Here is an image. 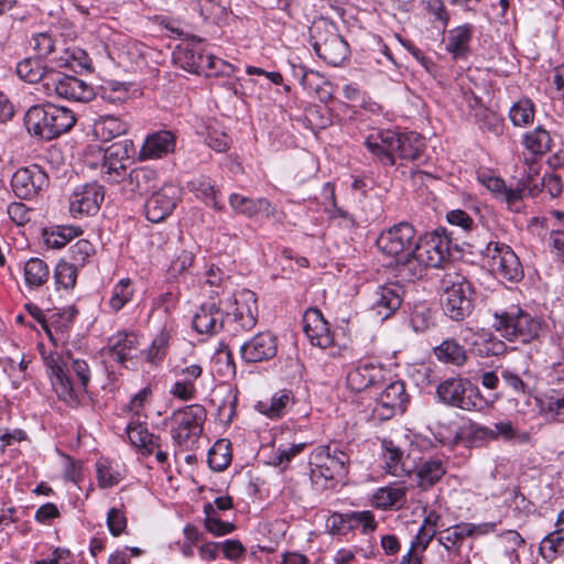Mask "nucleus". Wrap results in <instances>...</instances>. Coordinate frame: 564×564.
<instances>
[{
    "instance_id": "nucleus-1",
    "label": "nucleus",
    "mask_w": 564,
    "mask_h": 564,
    "mask_svg": "<svg viewBox=\"0 0 564 564\" xmlns=\"http://www.w3.org/2000/svg\"><path fill=\"white\" fill-rule=\"evenodd\" d=\"M52 386L58 398L72 405L79 401V393L87 392L91 378L87 361L79 358H66L57 352L43 354Z\"/></svg>"
},
{
    "instance_id": "nucleus-2",
    "label": "nucleus",
    "mask_w": 564,
    "mask_h": 564,
    "mask_svg": "<svg viewBox=\"0 0 564 564\" xmlns=\"http://www.w3.org/2000/svg\"><path fill=\"white\" fill-rule=\"evenodd\" d=\"M24 121L30 134L53 140L68 132L76 123V117L70 109L47 102L30 107Z\"/></svg>"
},
{
    "instance_id": "nucleus-3",
    "label": "nucleus",
    "mask_w": 564,
    "mask_h": 564,
    "mask_svg": "<svg viewBox=\"0 0 564 564\" xmlns=\"http://www.w3.org/2000/svg\"><path fill=\"white\" fill-rule=\"evenodd\" d=\"M451 240L444 230L426 234L416 241L411 257L404 262L410 279L422 276L426 268H438L451 257Z\"/></svg>"
},
{
    "instance_id": "nucleus-4",
    "label": "nucleus",
    "mask_w": 564,
    "mask_h": 564,
    "mask_svg": "<svg viewBox=\"0 0 564 564\" xmlns=\"http://www.w3.org/2000/svg\"><path fill=\"white\" fill-rule=\"evenodd\" d=\"M443 311L453 321H463L474 308V288L456 271H447L441 280Z\"/></svg>"
},
{
    "instance_id": "nucleus-5",
    "label": "nucleus",
    "mask_w": 564,
    "mask_h": 564,
    "mask_svg": "<svg viewBox=\"0 0 564 564\" xmlns=\"http://www.w3.org/2000/svg\"><path fill=\"white\" fill-rule=\"evenodd\" d=\"M495 329L506 339L530 343L543 333V323L518 306L494 314Z\"/></svg>"
},
{
    "instance_id": "nucleus-6",
    "label": "nucleus",
    "mask_w": 564,
    "mask_h": 564,
    "mask_svg": "<svg viewBox=\"0 0 564 564\" xmlns=\"http://www.w3.org/2000/svg\"><path fill=\"white\" fill-rule=\"evenodd\" d=\"M438 400L449 406L464 411H482L488 406L479 388L468 379L452 377L442 381L436 388Z\"/></svg>"
},
{
    "instance_id": "nucleus-7",
    "label": "nucleus",
    "mask_w": 564,
    "mask_h": 564,
    "mask_svg": "<svg viewBox=\"0 0 564 564\" xmlns=\"http://www.w3.org/2000/svg\"><path fill=\"white\" fill-rule=\"evenodd\" d=\"M173 61L188 73L205 76H231L235 67L214 55L203 54L197 45L182 44L173 52Z\"/></svg>"
},
{
    "instance_id": "nucleus-8",
    "label": "nucleus",
    "mask_w": 564,
    "mask_h": 564,
    "mask_svg": "<svg viewBox=\"0 0 564 564\" xmlns=\"http://www.w3.org/2000/svg\"><path fill=\"white\" fill-rule=\"evenodd\" d=\"M416 241L415 228L410 223L402 221L383 230L377 238V246L384 254L399 259L401 270L405 272L404 262L411 257Z\"/></svg>"
},
{
    "instance_id": "nucleus-9",
    "label": "nucleus",
    "mask_w": 564,
    "mask_h": 564,
    "mask_svg": "<svg viewBox=\"0 0 564 564\" xmlns=\"http://www.w3.org/2000/svg\"><path fill=\"white\" fill-rule=\"evenodd\" d=\"M45 97L64 98L74 101L88 102L95 97L91 85L75 76L66 75L59 70L52 72L44 79Z\"/></svg>"
},
{
    "instance_id": "nucleus-10",
    "label": "nucleus",
    "mask_w": 564,
    "mask_h": 564,
    "mask_svg": "<svg viewBox=\"0 0 564 564\" xmlns=\"http://www.w3.org/2000/svg\"><path fill=\"white\" fill-rule=\"evenodd\" d=\"M484 256L487 265L499 279L509 282H518L522 279L523 269L520 260L508 245L490 241L484 251Z\"/></svg>"
},
{
    "instance_id": "nucleus-11",
    "label": "nucleus",
    "mask_w": 564,
    "mask_h": 564,
    "mask_svg": "<svg viewBox=\"0 0 564 564\" xmlns=\"http://www.w3.org/2000/svg\"><path fill=\"white\" fill-rule=\"evenodd\" d=\"M350 455L338 443H329L315 448L312 456V477L318 473L322 477L334 479L346 476Z\"/></svg>"
},
{
    "instance_id": "nucleus-12",
    "label": "nucleus",
    "mask_w": 564,
    "mask_h": 564,
    "mask_svg": "<svg viewBox=\"0 0 564 564\" xmlns=\"http://www.w3.org/2000/svg\"><path fill=\"white\" fill-rule=\"evenodd\" d=\"M171 373L175 381L170 389V393L181 400L191 401L197 394V380L203 376V367L191 356L174 359L171 361Z\"/></svg>"
},
{
    "instance_id": "nucleus-13",
    "label": "nucleus",
    "mask_w": 564,
    "mask_h": 564,
    "mask_svg": "<svg viewBox=\"0 0 564 564\" xmlns=\"http://www.w3.org/2000/svg\"><path fill=\"white\" fill-rule=\"evenodd\" d=\"M206 420L205 408L200 404L187 405L172 415V437L180 446L194 443L203 432Z\"/></svg>"
},
{
    "instance_id": "nucleus-14",
    "label": "nucleus",
    "mask_w": 564,
    "mask_h": 564,
    "mask_svg": "<svg viewBox=\"0 0 564 564\" xmlns=\"http://www.w3.org/2000/svg\"><path fill=\"white\" fill-rule=\"evenodd\" d=\"M468 535L463 523L454 524L438 531L437 542L443 546L442 555L445 564H470L471 544H467Z\"/></svg>"
},
{
    "instance_id": "nucleus-15",
    "label": "nucleus",
    "mask_w": 564,
    "mask_h": 564,
    "mask_svg": "<svg viewBox=\"0 0 564 564\" xmlns=\"http://www.w3.org/2000/svg\"><path fill=\"white\" fill-rule=\"evenodd\" d=\"M135 149L131 140H122L108 147L100 167L102 178L109 183L124 180L128 164Z\"/></svg>"
},
{
    "instance_id": "nucleus-16",
    "label": "nucleus",
    "mask_w": 564,
    "mask_h": 564,
    "mask_svg": "<svg viewBox=\"0 0 564 564\" xmlns=\"http://www.w3.org/2000/svg\"><path fill=\"white\" fill-rule=\"evenodd\" d=\"M423 440H415L411 443V449L406 456L394 445L392 441H382V462L387 474L394 477L410 476L416 468V447Z\"/></svg>"
},
{
    "instance_id": "nucleus-17",
    "label": "nucleus",
    "mask_w": 564,
    "mask_h": 564,
    "mask_svg": "<svg viewBox=\"0 0 564 564\" xmlns=\"http://www.w3.org/2000/svg\"><path fill=\"white\" fill-rule=\"evenodd\" d=\"M409 394L404 382L400 380L388 383L376 398L373 414L381 421H386L405 411Z\"/></svg>"
},
{
    "instance_id": "nucleus-18",
    "label": "nucleus",
    "mask_w": 564,
    "mask_h": 564,
    "mask_svg": "<svg viewBox=\"0 0 564 564\" xmlns=\"http://www.w3.org/2000/svg\"><path fill=\"white\" fill-rule=\"evenodd\" d=\"M403 286L398 282L378 285L369 297L371 312L380 321L391 317L403 301Z\"/></svg>"
},
{
    "instance_id": "nucleus-19",
    "label": "nucleus",
    "mask_w": 564,
    "mask_h": 564,
    "mask_svg": "<svg viewBox=\"0 0 564 564\" xmlns=\"http://www.w3.org/2000/svg\"><path fill=\"white\" fill-rule=\"evenodd\" d=\"M182 198V188L166 183L152 194L145 204L147 218L151 223H160L167 218Z\"/></svg>"
},
{
    "instance_id": "nucleus-20",
    "label": "nucleus",
    "mask_w": 564,
    "mask_h": 564,
    "mask_svg": "<svg viewBox=\"0 0 564 564\" xmlns=\"http://www.w3.org/2000/svg\"><path fill=\"white\" fill-rule=\"evenodd\" d=\"M104 197V188L98 183L79 185L69 196V213L75 218L95 215Z\"/></svg>"
},
{
    "instance_id": "nucleus-21",
    "label": "nucleus",
    "mask_w": 564,
    "mask_h": 564,
    "mask_svg": "<svg viewBox=\"0 0 564 564\" xmlns=\"http://www.w3.org/2000/svg\"><path fill=\"white\" fill-rule=\"evenodd\" d=\"M258 300L254 292L242 289L229 299L227 315H232L235 323L243 330L256 326L258 321Z\"/></svg>"
},
{
    "instance_id": "nucleus-22",
    "label": "nucleus",
    "mask_w": 564,
    "mask_h": 564,
    "mask_svg": "<svg viewBox=\"0 0 564 564\" xmlns=\"http://www.w3.org/2000/svg\"><path fill=\"white\" fill-rule=\"evenodd\" d=\"M47 174L36 164L19 169L11 180L14 194L23 199L33 197L39 191L47 187Z\"/></svg>"
},
{
    "instance_id": "nucleus-23",
    "label": "nucleus",
    "mask_w": 564,
    "mask_h": 564,
    "mask_svg": "<svg viewBox=\"0 0 564 564\" xmlns=\"http://www.w3.org/2000/svg\"><path fill=\"white\" fill-rule=\"evenodd\" d=\"M399 132L393 130H378L369 134L365 145L369 152L383 165L395 164V149L399 145Z\"/></svg>"
},
{
    "instance_id": "nucleus-24",
    "label": "nucleus",
    "mask_w": 564,
    "mask_h": 564,
    "mask_svg": "<svg viewBox=\"0 0 564 564\" xmlns=\"http://www.w3.org/2000/svg\"><path fill=\"white\" fill-rule=\"evenodd\" d=\"M478 180L497 199L506 203L511 212L519 213L522 210V200L527 189L524 185L508 187L501 177L488 174L480 175Z\"/></svg>"
},
{
    "instance_id": "nucleus-25",
    "label": "nucleus",
    "mask_w": 564,
    "mask_h": 564,
    "mask_svg": "<svg viewBox=\"0 0 564 564\" xmlns=\"http://www.w3.org/2000/svg\"><path fill=\"white\" fill-rule=\"evenodd\" d=\"M276 351L278 339L269 332L254 335L240 347L242 359L250 364L269 360L276 355Z\"/></svg>"
},
{
    "instance_id": "nucleus-26",
    "label": "nucleus",
    "mask_w": 564,
    "mask_h": 564,
    "mask_svg": "<svg viewBox=\"0 0 564 564\" xmlns=\"http://www.w3.org/2000/svg\"><path fill=\"white\" fill-rule=\"evenodd\" d=\"M303 330L311 344L319 348L325 349L334 341L329 325L317 308H310L305 312Z\"/></svg>"
},
{
    "instance_id": "nucleus-27",
    "label": "nucleus",
    "mask_w": 564,
    "mask_h": 564,
    "mask_svg": "<svg viewBox=\"0 0 564 564\" xmlns=\"http://www.w3.org/2000/svg\"><path fill=\"white\" fill-rule=\"evenodd\" d=\"M140 338L134 332H118L109 338L106 354L119 365L134 358L139 351Z\"/></svg>"
},
{
    "instance_id": "nucleus-28",
    "label": "nucleus",
    "mask_w": 564,
    "mask_h": 564,
    "mask_svg": "<svg viewBox=\"0 0 564 564\" xmlns=\"http://www.w3.org/2000/svg\"><path fill=\"white\" fill-rule=\"evenodd\" d=\"M460 336L481 357L499 356L506 350L503 341L482 328L465 327L460 330Z\"/></svg>"
},
{
    "instance_id": "nucleus-29",
    "label": "nucleus",
    "mask_w": 564,
    "mask_h": 564,
    "mask_svg": "<svg viewBox=\"0 0 564 564\" xmlns=\"http://www.w3.org/2000/svg\"><path fill=\"white\" fill-rule=\"evenodd\" d=\"M225 313L215 302L203 303L193 317V327L198 334L215 335L224 328Z\"/></svg>"
},
{
    "instance_id": "nucleus-30",
    "label": "nucleus",
    "mask_w": 564,
    "mask_h": 564,
    "mask_svg": "<svg viewBox=\"0 0 564 564\" xmlns=\"http://www.w3.org/2000/svg\"><path fill=\"white\" fill-rule=\"evenodd\" d=\"M384 378V369L371 362L358 365L346 377L347 387L351 391L360 392L381 383Z\"/></svg>"
},
{
    "instance_id": "nucleus-31",
    "label": "nucleus",
    "mask_w": 564,
    "mask_h": 564,
    "mask_svg": "<svg viewBox=\"0 0 564 564\" xmlns=\"http://www.w3.org/2000/svg\"><path fill=\"white\" fill-rule=\"evenodd\" d=\"M175 135L167 130L149 134L139 152L140 160H156L166 156L175 149Z\"/></svg>"
},
{
    "instance_id": "nucleus-32",
    "label": "nucleus",
    "mask_w": 564,
    "mask_h": 564,
    "mask_svg": "<svg viewBox=\"0 0 564 564\" xmlns=\"http://www.w3.org/2000/svg\"><path fill=\"white\" fill-rule=\"evenodd\" d=\"M316 54L332 66H340L349 53L348 43L338 34L330 33L314 43Z\"/></svg>"
},
{
    "instance_id": "nucleus-33",
    "label": "nucleus",
    "mask_w": 564,
    "mask_h": 564,
    "mask_svg": "<svg viewBox=\"0 0 564 564\" xmlns=\"http://www.w3.org/2000/svg\"><path fill=\"white\" fill-rule=\"evenodd\" d=\"M159 175L154 169L141 166L133 169L123 180V189L132 197L142 196L155 188Z\"/></svg>"
},
{
    "instance_id": "nucleus-34",
    "label": "nucleus",
    "mask_w": 564,
    "mask_h": 564,
    "mask_svg": "<svg viewBox=\"0 0 564 564\" xmlns=\"http://www.w3.org/2000/svg\"><path fill=\"white\" fill-rule=\"evenodd\" d=\"M55 72L53 68H47L40 58H24L17 65L18 76L30 84H36V90L45 97L44 79Z\"/></svg>"
},
{
    "instance_id": "nucleus-35",
    "label": "nucleus",
    "mask_w": 564,
    "mask_h": 564,
    "mask_svg": "<svg viewBox=\"0 0 564 564\" xmlns=\"http://www.w3.org/2000/svg\"><path fill=\"white\" fill-rule=\"evenodd\" d=\"M230 207L238 214L247 217H253L256 215H264L271 217L274 215V208L271 203L265 198H250L237 193L229 196Z\"/></svg>"
},
{
    "instance_id": "nucleus-36",
    "label": "nucleus",
    "mask_w": 564,
    "mask_h": 564,
    "mask_svg": "<svg viewBox=\"0 0 564 564\" xmlns=\"http://www.w3.org/2000/svg\"><path fill=\"white\" fill-rule=\"evenodd\" d=\"M294 404V395L291 390L276 391L270 399L258 401L256 409L269 419H280Z\"/></svg>"
},
{
    "instance_id": "nucleus-37",
    "label": "nucleus",
    "mask_w": 564,
    "mask_h": 564,
    "mask_svg": "<svg viewBox=\"0 0 564 564\" xmlns=\"http://www.w3.org/2000/svg\"><path fill=\"white\" fill-rule=\"evenodd\" d=\"M474 26L469 23L456 26L447 32L445 50L455 58H463L469 51Z\"/></svg>"
},
{
    "instance_id": "nucleus-38",
    "label": "nucleus",
    "mask_w": 564,
    "mask_h": 564,
    "mask_svg": "<svg viewBox=\"0 0 564 564\" xmlns=\"http://www.w3.org/2000/svg\"><path fill=\"white\" fill-rule=\"evenodd\" d=\"M406 488L401 484L381 487L372 496V505L381 510L399 509L405 502Z\"/></svg>"
},
{
    "instance_id": "nucleus-39",
    "label": "nucleus",
    "mask_w": 564,
    "mask_h": 564,
    "mask_svg": "<svg viewBox=\"0 0 564 564\" xmlns=\"http://www.w3.org/2000/svg\"><path fill=\"white\" fill-rule=\"evenodd\" d=\"M126 433L131 444L140 448L144 455H151L155 447H160V437L149 433L147 426L140 422L131 421Z\"/></svg>"
},
{
    "instance_id": "nucleus-40",
    "label": "nucleus",
    "mask_w": 564,
    "mask_h": 564,
    "mask_svg": "<svg viewBox=\"0 0 564 564\" xmlns=\"http://www.w3.org/2000/svg\"><path fill=\"white\" fill-rule=\"evenodd\" d=\"M23 279L29 290L43 286L50 279L48 264L40 258H30L23 264Z\"/></svg>"
},
{
    "instance_id": "nucleus-41",
    "label": "nucleus",
    "mask_w": 564,
    "mask_h": 564,
    "mask_svg": "<svg viewBox=\"0 0 564 564\" xmlns=\"http://www.w3.org/2000/svg\"><path fill=\"white\" fill-rule=\"evenodd\" d=\"M129 130V124L116 116H101L94 123V134L104 142L111 141Z\"/></svg>"
},
{
    "instance_id": "nucleus-42",
    "label": "nucleus",
    "mask_w": 564,
    "mask_h": 564,
    "mask_svg": "<svg viewBox=\"0 0 564 564\" xmlns=\"http://www.w3.org/2000/svg\"><path fill=\"white\" fill-rule=\"evenodd\" d=\"M445 467L441 459L430 458L422 463H416L413 473L416 474L417 486L427 489L435 485L445 474Z\"/></svg>"
},
{
    "instance_id": "nucleus-43",
    "label": "nucleus",
    "mask_w": 564,
    "mask_h": 564,
    "mask_svg": "<svg viewBox=\"0 0 564 564\" xmlns=\"http://www.w3.org/2000/svg\"><path fill=\"white\" fill-rule=\"evenodd\" d=\"M434 356L441 362L462 367L467 361L465 348L455 339L447 338L433 349Z\"/></svg>"
},
{
    "instance_id": "nucleus-44",
    "label": "nucleus",
    "mask_w": 564,
    "mask_h": 564,
    "mask_svg": "<svg viewBox=\"0 0 564 564\" xmlns=\"http://www.w3.org/2000/svg\"><path fill=\"white\" fill-rule=\"evenodd\" d=\"M188 189L206 205L215 209H221L217 200L218 189L215 182L205 175L197 176L187 183Z\"/></svg>"
},
{
    "instance_id": "nucleus-45",
    "label": "nucleus",
    "mask_w": 564,
    "mask_h": 564,
    "mask_svg": "<svg viewBox=\"0 0 564 564\" xmlns=\"http://www.w3.org/2000/svg\"><path fill=\"white\" fill-rule=\"evenodd\" d=\"M500 376L505 384L518 395L529 394L534 384V377L528 370L519 372L512 368H502Z\"/></svg>"
},
{
    "instance_id": "nucleus-46",
    "label": "nucleus",
    "mask_w": 564,
    "mask_h": 564,
    "mask_svg": "<svg viewBox=\"0 0 564 564\" xmlns=\"http://www.w3.org/2000/svg\"><path fill=\"white\" fill-rule=\"evenodd\" d=\"M399 145L395 149V160H406V161H415L419 160L424 150V141L423 139L414 133H400L399 132Z\"/></svg>"
},
{
    "instance_id": "nucleus-47",
    "label": "nucleus",
    "mask_w": 564,
    "mask_h": 564,
    "mask_svg": "<svg viewBox=\"0 0 564 564\" xmlns=\"http://www.w3.org/2000/svg\"><path fill=\"white\" fill-rule=\"evenodd\" d=\"M540 404L547 419L564 421V386L547 391L540 399Z\"/></svg>"
},
{
    "instance_id": "nucleus-48",
    "label": "nucleus",
    "mask_w": 564,
    "mask_h": 564,
    "mask_svg": "<svg viewBox=\"0 0 564 564\" xmlns=\"http://www.w3.org/2000/svg\"><path fill=\"white\" fill-rule=\"evenodd\" d=\"M170 333L165 329L160 330L153 338L151 345L142 350L144 360L151 365H160L167 355L170 348Z\"/></svg>"
},
{
    "instance_id": "nucleus-49",
    "label": "nucleus",
    "mask_w": 564,
    "mask_h": 564,
    "mask_svg": "<svg viewBox=\"0 0 564 564\" xmlns=\"http://www.w3.org/2000/svg\"><path fill=\"white\" fill-rule=\"evenodd\" d=\"M82 229L76 226H56L44 231L45 242L48 247L61 249L72 239L82 235Z\"/></svg>"
},
{
    "instance_id": "nucleus-50",
    "label": "nucleus",
    "mask_w": 564,
    "mask_h": 564,
    "mask_svg": "<svg viewBox=\"0 0 564 564\" xmlns=\"http://www.w3.org/2000/svg\"><path fill=\"white\" fill-rule=\"evenodd\" d=\"M489 429L492 431L491 441L502 440L505 442H516L519 444H525L530 441V434L519 431L510 421L497 422L492 426H489Z\"/></svg>"
},
{
    "instance_id": "nucleus-51",
    "label": "nucleus",
    "mask_w": 564,
    "mask_h": 564,
    "mask_svg": "<svg viewBox=\"0 0 564 564\" xmlns=\"http://www.w3.org/2000/svg\"><path fill=\"white\" fill-rule=\"evenodd\" d=\"M301 86L308 94H314L322 102H327L332 98L330 84L318 72L310 69Z\"/></svg>"
},
{
    "instance_id": "nucleus-52",
    "label": "nucleus",
    "mask_w": 564,
    "mask_h": 564,
    "mask_svg": "<svg viewBox=\"0 0 564 564\" xmlns=\"http://www.w3.org/2000/svg\"><path fill=\"white\" fill-rule=\"evenodd\" d=\"M534 104L529 98H521L509 109V118L516 127H527L533 122Z\"/></svg>"
},
{
    "instance_id": "nucleus-53",
    "label": "nucleus",
    "mask_w": 564,
    "mask_h": 564,
    "mask_svg": "<svg viewBox=\"0 0 564 564\" xmlns=\"http://www.w3.org/2000/svg\"><path fill=\"white\" fill-rule=\"evenodd\" d=\"M524 147L533 154H544L551 150L552 138L547 130L539 126L524 135Z\"/></svg>"
},
{
    "instance_id": "nucleus-54",
    "label": "nucleus",
    "mask_w": 564,
    "mask_h": 564,
    "mask_svg": "<svg viewBox=\"0 0 564 564\" xmlns=\"http://www.w3.org/2000/svg\"><path fill=\"white\" fill-rule=\"evenodd\" d=\"M134 290L130 279H121L111 290L108 304L112 312L117 313L132 300Z\"/></svg>"
},
{
    "instance_id": "nucleus-55",
    "label": "nucleus",
    "mask_w": 564,
    "mask_h": 564,
    "mask_svg": "<svg viewBox=\"0 0 564 564\" xmlns=\"http://www.w3.org/2000/svg\"><path fill=\"white\" fill-rule=\"evenodd\" d=\"M498 539L503 546V553L509 564H520L518 550L524 546V539L514 530H507L500 533Z\"/></svg>"
},
{
    "instance_id": "nucleus-56",
    "label": "nucleus",
    "mask_w": 564,
    "mask_h": 564,
    "mask_svg": "<svg viewBox=\"0 0 564 564\" xmlns=\"http://www.w3.org/2000/svg\"><path fill=\"white\" fill-rule=\"evenodd\" d=\"M540 551L544 558L552 561L557 554L564 553V528L556 529L549 533L540 545Z\"/></svg>"
},
{
    "instance_id": "nucleus-57",
    "label": "nucleus",
    "mask_w": 564,
    "mask_h": 564,
    "mask_svg": "<svg viewBox=\"0 0 564 564\" xmlns=\"http://www.w3.org/2000/svg\"><path fill=\"white\" fill-rule=\"evenodd\" d=\"M99 94L105 101L113 105L122 104L130 97L128 85L116 80H109L101 85Z\"/></svg>"
},
{
    "instance_id": "nucleus-58",
    "label": "nucleus",
    "mask_w": 564,
    "mask_h": 564,
    "mask_svg": "<svg viewBox=\"0 0 564 564\" xmlns=\"http://www.w3.org/2000/svg\"><path fill=\"white\" fill-rule=\"evenodd\" d=\"M231 462V453L229 444L225 442H217L208 451V465L213 470L223 471Z\"/></svg>"
},
{
    "instance_id": "nucleus-59",
    "label": "nucleus",
    "mask_w": 564,
    "mask_h": 564,
    "mask_svg": "<svg viewBox=\"0 0 564 564\" xmlns=\"http://www.w3.org/2000/svg\"><path fill=\"white\" fill-rule=\"evenodd\" d=\"M98 485L100 488H110L119 484L121 473L107 459H100L96 464Z\"/></svg>"
},
{
    "instance_id": "nucleus-60",
    "label": "nucleus",
    "mask_w": 564,
    "mask_h": 564,
    "mask_svg": "<svg viewBox=\"0 0 564 564\" xmlns=\"http://www.w3.org/2000/svg\"><path fill=\"white\" fill-rule=\"evenodd\" d=\"M205 527L214 535H226L235 530L231 522L221 521L212 503L204 506Z\"/></svg>"
},
{
    "instance_id": "nucleus-61",
    "label": "nucleus",
    "mask_w": 564,
    "mask_h": 564,
    "mask_svg": "<svg viewBox=\"0 0 564 564\" xmlns=\"http://www.w3.org/2000/svg\"><path fill=\"white\" fill-rule=\"evenodd\" d=\"M54 279L58 288H63L65 290L74 289L77 280L76 264L64 260L58 261L54 270Z\"/></svg>"
},
{
    "instance_id": "nucleus-62",
    "label": "nucleus",
    "mask_w": 564,
    "mask_h": 564,
    "mask_svg": "<svg viewBox=\"0 0 564 564\" xmlns=\"http://www.w3.org/2000/svg\"><path fill=\"white\" fill-rule=\"evenodd\" d=\"M411 324L415 332L422 333L434 325V316L431 308L425 305L416 306L411 315Z\"/></svg>"
},
{
    "instance_id": "nucleus-63",
    "label": "nucleus",
    "mask_w": 564,
    "mask_h": 564,
    "mask_svg": "<svg viewBox=\"0 0 564 564\" xmlns=\"http://www.w3.org/2000/svg\"><path fill=\"white\" fill-rule=\"evenodd\" d=\"M347 518L349 520L348 528L360 525L365 534L373 532L378 525L371 511H354L347 513Z\"/></svg>"
},
{
    "instance_id": "nucleus-64",
    "label": "nucleus",
    "mask_w": 564,
    "mask_h": 564,
    "mask_svg": "<svg viewBox=\"0 0 564 564\" xmlns=\"http://www.w3.org/2000/svg\"><path fill=\"white\" fill-rule=\"evenodd\" d=\"M94 252V245L86 239H79L69 248L70 258L74 261L73 264H76V267H83Z\"/></svg>"
}]
</instances>
